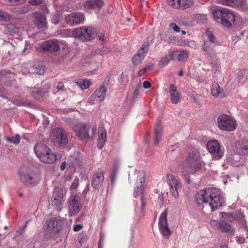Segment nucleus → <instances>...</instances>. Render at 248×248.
<instances>
[{"mask_svg": "<svg viewBox=\"0 0 248 248\" xmlns=\"http://www.w3.org/2000/svg\"><path fill=\"white\" fill-rule=\"evenodd\" d=\"M62 44V41L55 39L50 40L42 42L40 45V48L43 51L56 52L60 49Z\"/></svg>", "mask_w": 248, "mask_h": 248, "instance_id": "nucleus-14", "label": "nucleus"}, {"mask_svg": "<svg viewBox=\"0 0 248 248\" xmlns=\"http://www.w3.org/2000/svg\"><path fill=\"white\" fill-rule=\"evenodd\" d=\"M104 180V171L101 170H98L93 174L92 186L95 189H99L102 186Z\"/></svg>", "mask_w": 248, "mask_h": 248, "instance_id": "nucleus-18", "label": "nucleus"}, {"mask_svg": "<svg viewBox=\"0 0 248 248\" xmlns=\"http://www.w3.org/2000/svg\"><path fill=\"white\" fill-rule=\"evenodd\" d=\"M35 18V24L38 28H44L47 24L46 17L40 13H35L34 14Z\"/></svg>", "mask_w": 248, "mask_h": 248, "instance_id": "nucleus-26", "label": "nucleus"}, {"mask_svg": "<svg viewBox=\"0 0 248 248\" xmlns=\"http://www.w3.org/2000/svg\"><path fill=\"white\" fill-rule=\"evenodd\" d=\"M198 204H209L213 212L225 204V200L221 191L217 188L209 187L200 190L196 197Z\"/></svg>", "mask_w": 248, "mask_h": 248, "instance_id": "nucleus-1", "label": "nucleus"}, {"mask_svg": "<svg viewBox=\"0 0 248 248\" xmlns=\"http://www.w3.org/2000/svg\"><path fill=\"white\" fill-rule=\"evenodd\" d=\"M162 126L159 122L156 123L154 130V144L158 145L162 136Z\"/></svg>", "mask_w": 248, "mask_h": 248, "instance_id": "nucleus-29", "label": "nucleus"}, {"mask_svg": "<svg viewBox=\"0 0 248 248\" xmlns=\"http://www.w3.org/2000/svg\"><path fill=\"white\" fill-rule=\"evenodd\" d=\"M66 168V163L65 162H63L61 166V169L62 170H64Z\"/></svg>", "mask_w": 248, "mask_h": 248, "instance_id": "nucleus-62", "label": "nucleus"}, {"mask_svg": "<svg viewBox=\"0 0 248 248\" xmlns=\"http://www.w3.org/2000/svg\"><path fill=\"white\" fill-rule=\"evenodd\" d=\"M170 98L173 104H177L180 101L181 93L177 90L176 86L174 84L170 86Z\"/></svg>", "mask_w": 248, "mask_h": 248, "instance_id": "nucleus-25", "label": "nucleus"}, {"mask_svg": "<svg viewBox=\"0 0 248 248\" xmlns=\"http://www.w3.org/2000/svg\"><path fill=\"white\" fill-rule=\"evenodd\" d=\"M30 46L29 45L26 44L25 46L24 49L23 50V52H25L26 50H28L30 48Z\"/></svg>", "mask_w": 248, "mask_h": 248, "instance_id": "nucleus-64", "label": "nucleus"}, {"mask_svg": "<svg viewBox=\"0 0 248 248\" xmlns=\"http://www.w3.org/2000/svg\"><path fill=\"white\" fill-rule=\"evenodd\" d=\"M179 7L181 9H186L190 7L192 3V0H178Z\"/></svg>", "mask_w": 248, "mask_h": 248, "instance_id": "nucleus-36", "label": "nucleus"}, {"mask_svg": "<svg viewBox=\"0 0 248 248\" xmlns=\"http://www.w3.org/2000/svg\"><path fill=\"white\" fill-rule=\"evenodd\" d=\"M174 59L176 58L181 62L186 60L188 57V52L186 50L178 49L171 51Z\"/></svg>", "mask_w": 248, "mask_h": 248, "instance_id": "nucleus-27", "label": "nucleus"}, {"mask_svg": "<svg viewBox=\"0 0 248 248\" xmlns=\"http://www.w3.org/2000/svg\"><path fill=\"white\" fill-rule=\"evenodd\" d=\"M73 130L76 136L83 141L93 140L96 132V127L83 123L78 124L74 126Z\"/></svg>", "mask_w": 248, "mask_h": 248, "instance_id": "nucleus-3", "label": "nucleus"}, {"mask_svg": "<svg viewBox=\"0 0 248 248\" xmlns=\"http://www.w3.org/2000/svg\"><path fill=\"white\" fill-rule=\"evenodd\" d=\"M143 87L144 89H148L151 87V83L148 81H145L143 83Z\"/></svg>", "mask_w": 248, "mask_h": 248, "instance_id": "nucleus-53", "label": "nucleus"}, {"mask_svg": "<svg viewBox=\"0 0 248 248\" xmlns=\"http://www.w3.org/2000/svg\"><path fill=\"white\" fill-rule=\"evenodd\" d=\"M76 84L80 89L85 90L89 87L91 82L89 80L80 79L76 82Z\"/></svg>", "mask_w": 248, "mask_h": 248, "instance_id": "nucleus-35", "label": "nucleus"}, {"mask_svg": "<svg viewBox=\"0 0 248 248\" xmlns=\"http://www.w3.org/2000/svg\"><path fill=\"white\" fill-rule=\"evenodd\" d=\"M89 191V185L87 184L85 188L83 190L84 193H87Z\"/></svg>", "mask_w": 248, "mask_h": 248, "instance_id": "nucleus-61", "label": "nucleus"}, {"mask_svg": "<svg viewBox=\"0 0 248 248\" xmlns=\"http://www.w3.org/2000/svg\"><path fill=\"white\" fill-rule=\"evenodd\" d=\"M50 137L52 140L61 146H65L68 142L67 134L61 127L53 129L50 132Z\"/></svg>", "mask_w": 248, "mask_h": 248, "instance_id": "nucleus-7", "label": "nucleus"}, {"mask_svg": "<svg viewBox=\"0 0 248 248\" xmlns=\"http://www.w3.org/2000/svg\"><path fill=\"white\" fill-rule=\"evenodd\" d=\"M193 44L194 42L192 41H189L187 39H181L180 40H178L177 45L179 46H187L188 47H193Z\"/></svg>", "mask_w": 248, "mask_h": 248, "instance_id": "nucleus-37", "label": "nucleus"}, {"mask_svg": "<svg viewBox=\"0 0 248 248\" xmlns=\"http://www.w3.org/2000/svg\"><path fill=\"white\" fill-rule=\"evenodd\" d=\"M62 19V17L60 14L54 15L52 18V22L54 24H58L60 23V21Z\"/></svg>", "mask_w": 248, "mask_h": 248, "instance_id": "nucleus-44", "label": "nucleus"}, {"mask_svg": "<svg viewBox=\"0 0 248 248\" xmlns=\"http://www.w3.org/2000/svg\"><path fill=\"white\" fill-rule=\"evenodd\" d=\"M46 224L47 231L54 233L57 232L60 230L62 225V221L55 217H52L46 222Z\"/></svg>", "mask_w": 248, "mask_h": 248, "instance_id": "nucleus-21", "label": "nucleus"}, {"mask_svg": "<svg viewBox=\"0 0 248 248\" xmlns=\"http://www.w3.org/2000/svg\"><path fill=\"white\" fill-rule=\"evenodd\" d=\"M76 29L71 30H64L63 31V34L65 35V36L71 37H78V33L76 32Z\"/></svg>", "mask_w": 248, "mask_h": 248, "instance_id": "nucleus-40", "label": "nucleus"}, {"mask_svg": "<svg viewBox=\"0 0 248 248\" xmlns=\"http://www.w3.org/2000/svg\"><path fill=\"white\" fill-rule=\"evenodd\" d=\"M107 140L106 130L103 127L99 129L98 139V147L102 149Z\"/></svg>", "mask_w": 248, "mask_h": 248, "instance_id": "nucleus-28", "label": "nucleus"}, {"mask_svg": "<svg viewBox=\"0 0 248 248\" xmlns=\"http://www.w3.org/2000/svg\"><path fill=\"white\" fill-rule=\"evenodd\" d=\"M170 27L172 28L173 31L176 32H179L180 31V29L179 27L175 23H170Z\"/></svg>", "mask_w": 248, "mask_h": 248, "instance_id": "nucleus-51", "label": "nucleus"}, {"mask_svg": "<svg viewBox=\"0 0 248 248\" xmlns=\"http://www.w3.org/2000/svg\"><path fill=\"white\" fill-rule=\"evenodd\" d=\"M207 35L210 42L214 44L217 42L215 36L212 32L208 31L207 32Z\"/></svg>", "mask_w": 248, "mask_h": 248, "instance_id": "nucleus-47", "label": "nucleus"}, {"mask_svg": "<svg viewBox=\"0 0 248 248\" xmlns=\"http://www.w3.org/2000/svg\"><path fill=\"white\" fill-rule=\"evenodd\" d=\"M167 214L166 210L162 213L159 219L158 225L159 230L162 234L164 237L168 238L171 233V231L167 223Z\"/></svg>", "mask_w": 248, "mask_h": 248, "instance_id": "nucleus-13", "label": "nucleus"}, {"mask_svg": "<svg viewBox=\"0 0 248 248\" xmlns=\"http://www.w3.org/2000/svg\"><path fill=\"white\" fill-rule=\"evenodd\" d=\"M83 228V226L81 224H76L74 226L73 230L75 232H78L81 230Z\"/></svg>", "mask_w": 248, "mask_h": 248, "instance_id": "nucleus-52", "label": "nucleus"}, {"mask_svg": "<svg viewBox=\"0 0 248 248\" xmlns=\"http://www.w3.org/2000/svg\"><path fill=\"white\" fill-rule=\"evenodd\" d=\"M79 180L78 178H75L71 184V188L72 189H76L78 186Z\"/></svg>", "mask_w": 248, "mask_h": 248, "instance_id": "nucleus-49", "label": "nucleus"}, {"mask_svg": "<svg viewBox=\"0 0 248 248\" xmlns=\"http://www.w3.org/2000/svg\"><path fill=\"white\" fill-rule=\"evenodd\" d=\"M203 49L211 58H213L216 55L215 51L207 42H204Z\"/></svg>", "mask_w": 248, "mask_h": 248, "instance_id": "nucleus-33", "label": "nucleus"}, {"mask_svg": "<svg viewBox=\"0 0 248 248\" xmlns=\"http://www.w3.org/2000/svg\"><path fill=\"white\" fill-rule=\"evenodd\" d=\"M65 190L62 187L54 189L51 198V204L56 208H60L62 205Z\"/></svg>", "mask_w": 248, "mask_h": 248, "instance_id": "nucleus-12", "label": "nucleus"}, {"mask_svg": "<svg viewBox=\"0 0 248 248\" xmlns=\"http://www.w3.org/2000/svg\"><path fill=\"white\" fill-rule=\"evenodd\" d=\"M224 8L215 9L213 11V15L216 20H220L222 23Z\"/></svg>", "mask_w": 248, "mask_h": 248, "instance_id": "nucleus-34", "label": "nucleus"}, {"mask_svg": "<svg viewBox=\"0 0 248 248\" xmlns=\"http://www.w3.org/2000/svg\"><path fill=\"white\" fill-rule=\"evenodd\" d=\"M158 200L160 201V204H162L163 202V196L161 195H159L158 196Z\"/></svg>", "mask_w": 248, "mask_h": 248, "instance_id": "nucleus-63", "label": "nucleus"}, {"mask_svg": "<svg viewBox=\"0 0 248 248\" xmlns=\"http://www.w3.org/2000/svg\"><path fill=\"white\" fill-rule=\"evenodd\" d=\"M45 68L43 65H35L32 67V73L38 75H43L45 73Z\"/></svg>", "mask_w": 248, "mask_h": 248, "instance_id": "nucleus-38", "label": "nucleus"}, {"mask_svg": "<svg viewBox=\"0 0 248 248\" xmlns=\"http://www.w3.org/2000/svg\"><path fill=\"white\" fill-rule=\"evenodd\" d=\"M118 170V166L114 165L113 168L112 174H116Z\"/></svg>", "mask_w": 248, "mask_h": 248, "instance_id": "nucleus-57", "label": "nucleus"}, {"mask_svg": "<svg viewBox=\"0 0 248 248\" xmlns=\"http://www.w3.org/2000/svg\"><path fill=\"white\" fill-rule=\"evenodd\" d=\"M207 148L213 154L214 157L217 159H220L223 155V152L221 150L219 143L216 140L208 141L207 143Z\"/></svg>", "mask_w": 248, "mask_h": 248, "instance_id": "nucleus-16", "label": "nucleus"}, {"mask_svg": "<svg viewBox=\"0 0 248 248\" xmlns=\"http://www.w3.org/2000/svg\"><path fill=\"white\" fill-rule=\"evenodd\" d=\"M154 65H148L145 67L144 68V69L145 70V71L147 72V71L148 70H150L152 67H153Z\"/></svg>", "mask_w": 248, "mask_h": 248, "instance_id": "nucleus-60", "label": "nucleus"}, {"mask_svg": "<svg viewBox=\"0 0 248 248\" xmlns=\"http://www.w3.org/2000/svg\"><path fill=\"white\" fill-rule=\"evenodd\" d=\"M184 168H188L191 171L195 172L199 170L202 168V162L201 160V155L199 151L196 149H193L188 153Z\"/></svg>", "mask_w": 248, "mask_h": 248, "instance_id": "nucleus-5", "label": "nucleus"}, {"mask_svg": "<svg viewBox=\"0 0 248 248\" xmlns=\"http://www.w3.org/2000/svg\"><path fill=\"white\" fill-rule=\"evenodd\" d=\"M57 88L59 90H62L63 88V84L62 82H59L57 85Z\"/></svg>", "mask_w": 248, "mask_h": 248, "instance_id": "nucleus-56", "label": "nucleus"}, {"mask_svg": "<svg viewBox=\"0 0 248 248\" xmlns=\"http://www.w3.org/2000/svg\"><path fill=\"white\" fill-rule=\"evenodd\" d=\"M110 51V49L108 48L103 47L101 49H100L98 53L101 55H105L109 53Z\"/></svg>", "mask_w": 248, "mask_h": 248, "instance_id": "nucleus-48", "label": "nucleus"}, {"mask_svg": "<svg viewBox=\"0 0 248 248\" xmlns=\"http://www.w3.org/2000/svg\"><path fill=\"white\" fill-rule=\"evenodd\" d=\"M146 71H145V70L143 68L141 70H140L138 73V75L139 76V77H141L142 75H144V74L146 72Z\"/></svg>", "mask_w": 248, "mask_h": 248, "instance_id": "nucleus-55", "label": "nucleus"}, {"mask_svg": "<svg viewBox=\"0 0 248 248\" xmlns=\"http://www.w3.org/2000/svg\"><path fill=\"white\" fill-rule=\"evenodd\" d=\"M167 182L172 196L175 199H177L179 197L178 190L182 186L181 182L178 178L172 174L168 175Z\"/></svg>", "mask_w": 248, "mask_h": 248, "instance_id": "nucleus-9", "label": "nucleus"}, {"mask_svg": "<svg viewBox=\"0 0 248 248\" xmlns=\"http://www.w3.org/2000/svg\"><path fill=\"white\" fill-rule=\"evenodd\" d=\"M115 175L116 174H112L111 175V183L113 184L115 182V178H116V176H115Z\"/></svg>", "mask_w": 248, "mask_h": 248, "instance_id": "nucleus-59", "label": "nucleus"}, {"mask_svg": "<svg viewBox=\"0 0 248 248\" xmlns=\"http://www.w3.org/2000/svg\"><path fill=\"white\" fill-rule=\"evenodd\" d=\"M42 3V0H31V3L32 5H39V4Z\"/></svg>", "mask_w": 248, "mask_h": 248, "instance_id": "nucleus-54", "label": "nucleus"}, {"mask_svg": "<svg viewBox=\"0 0 248 248\" xmlns=\"http://www.w3.org/2000/svg\"><path fill=\"white\" fill-rule=\"evenodd\" d=\"M34 152L39 159L46 164L54 163L56 160V155L43 143H37L34 147Z\"/></svg>", "mask_w": 248, "mask_h": 248, "instance_id": "nucleus-4", "label": "nucleus"}, {"mask_svg": "<svg viewBox=\"0 0 248 248\" xmlns=\"http://www.w3.org/2000/svg\"><path fill=\"white\" fill-rule=\"evenodd\" d=\"M107 89L103 85L100 86L91 95L88 102L92 104H95L103 101L106 96Z\"/></svg>", "mask_w": 248, "mask_h": 248, "instance_id": "nucleus-11", "label": "nucleus"}, {"mask_svg": "<svg viewBox=\"0 0 248 248\" xmlns=\"http://www.w3.org/2000/svg\"><path fill=\"white\" fill-rule=\"evenodd\" d=\"M80 198L78 195H72L68 200L67 209L69 216L77 215L81 208V204L79 202Z\"/></svg>", "mask_w": 248, "mask_h": 248, "instance_id": "nucleus-8", "label": "nucleus"}, {"mask_svg": "<svg viewBox=\"0 0 248 248\" xmlns=\"http://www.w3.org/2000/svg\"><path fill=\"white\" fill-rule=\"evenodd\" d=\"M85 20V16L81 13H73L65 16L66 23L71 26H77L82 24Z\"/></svg>", "mask_w": 248, "mask_h": 248, "instance_id": "nucleus-15", "label": "nucleus"}, {"mask_svg": "<svg viewBox=\"0 0 248 248\" xmlns=\"http://www.w3.org/2000/svg\"><path fill=\"white\" fill-rule=\"evenodd\" d=\"M18 172L21 180L27 186H35L40 181L39 171L33 166L23 165L19 169Z\"/></svg>", "mask_w": 248, "mask_h": 248, "instance_id": "nucleus-2", "label": "nucleus"}, {"mask_svg": "<svg viewBox=\"0 0 248 248\" xmlns=\"http://www.w3.org/2000/svg\"><path fill=\"white\" fill-rule=\"evenodd\" d=\"M172 60H174L171 51L168 54L166 55L164 57H162L159 62V66L160 67H164L167 65Z\"/></svg>", "mask_w": 248, "mask_h": 248, "instance_id": "nucleus-31", "label": "nucleus"}, {"mask_svg": "<svg viewBox=\"0 0 248 248\" xmlns=\"http://www.w3.org/2000/svg\"><path fill=\"white\" fill-rule=\"evenodd\" d=\"M7 141L13 143L15 144H18L20 142V136L19 135H16L15 136L11 138H7Z\"/></svg>", "mask_w": 248, "mask_h": 248, "instance_id": "nucleus-42", "label": "nucleus"}, {"mask_svg": "<svg viewBox=\"0 0 248 248\" xmlns=\"http://www.w3.org/2000/svg\"><path fill=\"white\" fill-rule=\"evenodd\" d=\"M219 216L221 220L230 223H233L236 219L237 217L236 214L224 212H221L219 213Z\"/></svg>", "mask_w": 248, "mask_h": 248, "instance_id": "nucleus-30", "label": "nucleus"}, {"mask_svg": "<svg viewBox=\"0 0 248 248\" xmlns=\"http://www.w3.org/2000/svg\"><path fill=\"white\" fill-rule=\"evenodd\" d=\"M238 153L240 155H248V141H245L240 145L238 148Z\"/></svg>", "mask_w": 248, "mask_h": 248, "instance_id": "nucleus-32", "label": "nucleus"}, {"mask_svg": "<svg viewBox=\"0 0 248 248\" xmlns=\"http://www.w3.org/2000/svg\"><path fill=\"white\" fill-rule=\"evenodd\" d=\"M76 32L78 37L82 36L87 40L93 39L95 37V30L92 27H81L76 29Z\"/></svg>", "mask_w": 248, "mask_h": 248, "instance_id": "nucleus-17", "label": "nucleus"}, {"mask_svg": "<svg viewBox=\"0 0 248 248\" xmlns=\"http://www.w3.org/2000/svg\"><path fill=\"white\" fill-rule=\"evenodd\" d=\"M217 124L218 128L225 131H234L237 126L235 118L225 114H221L217 117Z\"/></svg>", "mask_w": 248, "mask_h": 248, "instance_id": "nucleus-6", "label": "nucleus"}, {"mask_svg": "<svg viewBox=\"0 0 248 248\" xmlns=\"http://www.w3.org/2000/svg\"><path fill=\"white\" fill-rule=\"evenodd\" d=\"M168 4L174 8H179L178 0H167Z\"/></svg>", "mask_w": 248, "mask_h": 248, "instance_id": "nucleus-45", "label": "nucleus"}, {"mask_svg": "<svg viewBox=\"0 0 248 248\" xmlns=\"http://www.w3.org/2000/svg\"><path fill=\"white\" fill-rule=\"evenodd\" d=\"M98 38L100 40L104 41V34L100 33L98 35Z\"/></svg>", "mask_w": 248, "mask_h": 248, "instance_id": "nucleus-58", "label": "nucleus"}, {"mask_svg": "<svg viewBox=\"0 0 248 248\" xmlns=\"http://www.w3.org/2000/svg\"><path fill=\"white\" fill-rule=\"evenodd\" d=\"M104 4L102 0H88L83 4V7L86 10H93L100 8Z\"/></svg>", "mask_w": 248, "mask_h": 248, "instance_id": "nucleus-23", "label": "nucleus"}, {"mask_svg": "<svg viewBox=\"0 0 248 248\" xmlns=\"http://www.w3.org/2000/svg\"><path fill=\"white\" fill-rule=\"evenodd\" d=\"M166 41L169 44L177 45L178 40L175 37L171 36L168 38Z\"/></svg>", "mask_w": 248, "mask_h": 248, "instance_id": "nucleus-46", "label": "nucleus"}, {"mask_svg": "<svg viewBox=\"0 0 248 248\" xmlns=\"http://www.w3.org/2000/svg\"><path fill=\"white\" fill-rule=\"evenodd\" d=\"M145 173L142 170H140L139 172L137 181L136 182V187L135 189V196L141 195L143 191V183L145 181Z\"/></svg>", "mask_w": 248, "mask_h": 248, "instance_id": "nucleus-22", "label": "nucleus"}, {"mask_svg": "<svg viewBox=\"0 0 248 248\" xmlns=\"http://www.w3.org/2000/svg\"><path fill=\"white\" fill-rule=\"evenodd\" d=\"M11 16L2 11H0V20L7 21L11 19Z\"/></svg>", "mask_w": 248, "mask_h": 248, "instance_id": "nucleus-41", "label": "nucleus"}, {"mask_svg": "<svg viewBox=\"0 0 248 248\" xmlns=\"http://www.w3.org/2000/svg\"><path fill=\"white\" fill-rule=\"evenodd\" d=\"M234 14L230 10L224 8L222 24L223 26L230 27L232 26V23L234 24L235 21Z\"/></svg>", "mask_w": 248, "mask_h": 248, "instance_id": "nucleus-20", "label": "nucleus"}, {"mask_svg": "<svg viewBox=\"0 0 248 248\" xmlns=\"http://www.w3.org/2000/svg\"><path fill=\"white\" fill-rule=\"evenodd\" d=\"M220 93V88L218 84L214 83L212 85V94L214 96L217 97Z\"/></svg>", "mask_w": 248, "mask_h": 248, "instance_id": "nucleus-39", "label": "nucleus"}, {"mask_svg": "<svg viewBox=\"0 0 248 248\" xmlns=\"http://www.w3.org/2000/svg\"><path fill=\"white\" fill-rule=\"evenodd\" d=\"M212 222L215 223V225L221 232H228L232 235L234 234V228L230 223L225 222L221 219H220L219 221H216L214 220L212 221Z\"/></svg>", "mask_w": 248, "mask_h": 248, "instance_id": "nucleus-19", "label": "nucleus"}, {"mask_svg": "<svg viewBox=\"0 0 248 248\" xmlns=\"http://www.w3.org/2000/svg\"><path fill=\"white\" fill-rule=\"evenodd\" d=\"M148 43L143 44L138 52L132 56L131 61L134 66H137L141 63L149 50Z\"/></svg>", "mask_w": 248, "mask_h": 248, "instance_id": "nucleus-10", "label": "nucleus"}, {"mask_svg": "<svg viewBox=\"0 0 248 248\" xmlns=\"http://www.w3.org/2000/svg\"><path fill=\"white\" fill-rule=\"evenodd\" d=\"M220 4L231 7H247L245 0H219Z\"/></svg>", "mask_w": 248, "mask_h": 248, "instance_id": "nucleus-24", "label": "nucleus"}, {"mask_svg": "<svg viewBox=\"0 0 248 248\" xmlns=\"http://www.w3.org/2000/svg\"><path fill=\"white\" fill-rule=\"evenodd\" d=\"M236 241L238 244H242L245 242V238L242 236H237L236 237Z\"/></svg>", "mask_w": 248, "mask_h": 248, "instance_id": "nucleus-50", "label": "nucleus"}, {"mask_svg": "<svg viewBox=\"0 0 248 248\" xmlns=\"http://www.w3.org/2000/svg\"><path fill=\"white\" fill-rule=\"evenodd\" d=\"M6 28L9 31L12 33H16L18 31V29L13 24H8Z\"/></svg>", "mask_w": 248, "mask_h": 248, "instance_id": "nucleus-43", "label": "nucleus"}]
</instances>
